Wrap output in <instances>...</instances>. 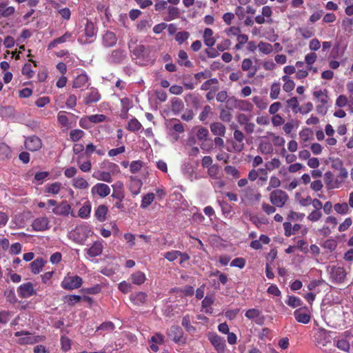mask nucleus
<instances>
[{"label": "nucleus", "mask_w": 353, "mask_h": 353, "mask_svg": "<svg viewBox=\"0 0 353 353\" xmlns=\"http://www.w3.org/2000/svg\"><path fill=\"white\" fill-rule=\"evenodd\" d=\"M330 334V331L322 327L319 328L314 336L316 346L321 349L327 346V344L331 343Z\"/></svg>", "instance_id": "obj_1"}, {"label": "nucleus", "mask_w": 353, "mask_h": 353, "mask_svg": "<svg viewBox=\"0 0 353 353\" xmlns=\"http://www.w3.org/2000/svg\"><path fill=\"white\" fill-rule=\"evenodd\" d=\"M289 197L287 193L282 190H273L270 194L271 203L278 208L283 207Z\"/></svg>", "instance_id": "obj_2"}, {"label": "nucleus", "mask_w": 353, "mask_h": 353, "mask_svg": "<svg viewBox=\"0 0 353 353\" xmlns=\"http://www.w3.org/2000/svg\"><path fill=\"white\" fill-rule=\"evenodd\" d=\"M82 284V279L79 276L65 277L61 283L63 288L74 290L79 288Z\"/></svg>", "instance_id": "obj_3"}, {"label": "nucleus", "mask_w": 353, "mask_h": 353, "mask_svg": "<svg viewBox=\"0 0 353 353\" xmlns=\"http://www.w3.org/2000/svg\"><path fill=\"white\" fill-rule=\"evenodd\" d=\"M295 319L303 324L308 323L311 320V315L307 307H301L294 312Z\"/></svg>", "instance_id": "obj_4"}, {"label": "nucleus", "mask_w": 353, "mask_h": 353, "mask_svg": "<svg viewBox=\"0 0 353 353\" xmlns=\"http://www.w3.org/2000/svg\"><path fill=\"white\" fill-rule=\"evenodd\" d=\"M208 339L219 353H223L225 350V340L216 334H210Z\"/></svg>", "instance_id": "obj_5"}, {"label": "nucleus", "mask_w": 353, "mask_h": 353, "mask_svg": "<svg viewBox=\"0 0 353 353\" xmlns=\"http://www.w3.org/2000/svg\"><path fill=\"white\" fill-rule=\"evenodd\" d=\"M25 146L30 151H37L41 148V141L37 136H30L26 139Z\"/></svg>", "instance_id": "obj_6"}, {"label": "nucleus", "mask_w": 353, "mask_h": 353, "mask_svg": "<svg viewBox=\"0 0 353 353\" xmlns=\"http://www.w3.org/2000/svg\"><path fill=\"white\" fill-rule=\"evenodd\" d=\"M261 312L256 308L249 309L246 311L245 316L248 319H255V323L258 325H262L264 322V316H261Z\"/></svg>", "instance_id": "obj_7"}, {"label": "nucleus", "mask_w": 353, "mask_h": 353, "mask_svg": "<svg viewBox=\"0 0 353 353\" xmlns=\"http://www.w3.org/2000/svg\"><path fill=\"white\" fill-rule=\"evenodd\" d=\"M331 278L336 283H342L346 276V272L343 268L341 267H333L332 268Z\"/></svg>", "instance_id": "obj_8"}, {"label": "nucleus", "mask_w": 353, "mask_h": 353, "mask_svg": "<svg viewBox=\"0 0 353 353\" xmlns=\"http://www.w3.org/2000/svg\"><path fill=\"white\" fill-rule=\"evenodd\" d=\"M70 205L66 201H63L59 205L53 208L52 212L57 215L66 216L70 214Z\"/></svg>", "instance_id": "obj_9"}, {"label": "nucleus", "mask_w": 353, "mask_h": 353, "mask_svg": "<svg viewBox=\"0 0 353 353\" xmlns=\"http://www.w3.org/2000/svg\"><path fill=\"white\" fill-rule=\"evenodd\" d=\"M92 192L97 193L101 197H105L110 194V189L105 183H97L92 188Z\"/></svg>", "instance_id": "obj_10"}, {"label": "nucleus", "mask_w": 353, "mask_h": 353, "mask_svg": "<svg viewBox=\"0 0 353 353\" xmlns=\"http://www.w3.org/2000/svg\"><path fill=\"white\" fill-rule=\"evenodd\" d=\"M168 336L175 343H179L181 341V340L183 337V330L178 325H172L170 327V330L168 332Z\"/></svg>", "instance_id": "obj_11"}, {"label": "nucleus", "mask_w": 353, "mask_h": 353, "mask_svg": "<svg viewBox=\"0 0 353 353\" xmlns=\"http://www.w3.org/2000/svg\"><path fill=\"white\" fill-rule=\"evenodd\" d=\"M125 51L121 49H117L112 52L109 61L114 63H120L125 59Z\"/></svg>", "instance_id": "obj_12"}, {"label": "nucleus", "mask_w": 353, "mask_h": 353, "mask_svg": "<svg viewBox=\"0 0 353 353\" xmlns=\"http://www.w3.org/2000/svg\"><path fill=\"white\" fill-rule=\"evenodd\" d=\"M117 41V37L116 34L110 31H107L103 37V45L107 48L114 46Z\"/></svg>", "instance_id": "obj_13"}, {"label": "nucleus", "mask_w": 353, "mask_h": 353, "mask_svg": "<svg viewBox=\"0 0 353 353\" xmlns=\"http://www.w3.org/2000/svg\"><path fill=\"white\" fill-rule=\"evenodd\" d=\"M210 130L214 135L220 137H224L226 132L225 126L220 122L211 123Z\"/></svg>", "instance_id": "obj_14"}, {"label": "nucleus", "mask_w": 353, "mask_h": 353, "mask_svg": "<svg viewBox=\"0 0 353 353\" xmlns=\"http://www.w3.org/2000/svg\"><path fill=\"white\" fill-rule=\"evenodd\" d=\"M147 294L143 292L132 294L130 296V301L136 305L144 304L147 301Z\"/></svg>", "instance_id": "obj_15"}, {"label": "nucleus", "mask_w": 353, "mask_h": 353, "mask_svg": "<svg viewBox=\"0 0 353 353\" xmlns=\"http://www.w3.org/2000/svg\"><path fill=\"white\" fill-rule=\"evenodd\" d=\"M103 251V245L99 241H95L92 245L87 250V254L91 256L94 257L100 255Z\"/></svg>", "instance_id": "obj_16"}, {"label": "nucleus", "mask_w": 353, "mask_h": 353, "mask_svg": "<svg viewBox=\"0 0 353 353\" xmlns=\"http://www.w3.org/2000/svg\"><path fill=\"white\" fill-rule=\"evenodd\" d=\"M49 221L46 217L38 218L32 223V226L36 231H43L47 228Z\"/></svg>", "instance_id": "obj_17"}, {"label": "nucleus", "mask_w": 353, "mask_h": 353, "mask_svg": "<svg viewBox=\"0 0 353 353\" xmlns=\"http://www.w3.org/2000/svg\"><path fill=\"white\" fill-rule=\"evenodd\" d=\"M101 96L96 88H90V92L88 97L85 99V103L88 105L92 103L97 102L99 101Z\"/></svg>", "instance_id": "obj_18"}, {"label": "nucleus", "mask_w": 353, "mask_h": 353, "mask_svg": "<svg viewBox=\"0 0 353 353\" xmlns=\"http://www.w3.org/2000/svg\"><path fill=\"white\" fill-rule=\"evenodd\" d=\"M213 31L210 28H205L203 34V39L205 44L208 47H212L215 43V39L212 37Z\"/></svg>", "instance_id": "obj_19"}, {"label": "nucleus", "mask_w": 353, "mask_h": 353, "mask_svg": "<svg viewBox=\"0 0 353 353\" xmlns=\"http://www.w3.org/2000/svg\"><path fill=\"white\" fill-rule=\"evenodd\" d=\"M45 262L41 258H37L29 264V267L34 274H38L43 267Z\"/></svg>", "instance_id": "obj_20"}, {"label": "nucleus", "mask_w": 353, "mask_h": 353, "mask_svg": "<svg viewBox=\"0 0 353 353\" xmlns=\"http://www.w3.org/2000/svg\"><path fill=\"white\" fill-rule=\"evenodd\" d=\"M88 81V77L85 74L78 75L73 81L72 87L74 88H80L84 86Z\"/></svg>", "instance_id": "obj_21"}, {"label": "nucleus", "mask_w": 353, "mask_h": 353, "mask_svg": "<svg viewBox=\"0 0 353 353\" xmlns=\"http://www.w3.org/2000/svg\"><path fill=\"white\" fill-rule=\"evenodd\" d=\"M108 212V208L104 205H99L95 211L94 215L97 220L102 222L105 220V216Z\"/></svg>", "instance_id": "obj_22"}, {"label": "nucleus", "mask_w": 353, "mask_h": 353, "mask_svg": "<svg viewBox=\"0 0 353 353\" xmlns=\"http://www.w3.org/2000/svg\"><path fill=\"white\" fill-rule=\"evenodd\" d=\"M184 108V104L182 100L178 98H174L172 100V111L175 114H179Z\"/></svg>", "instance_id": "obj_23"}, {"label": "nucleus", "mask_w": 353, "mask_h": 353, "mask_svg": "<svg viewBox=\"0 0 353 353\" xmlns=\"http://www.w3.org/2000/svg\"><path fill=\"white\" fill-rule=\"evenodd\" d=\"M132 282L136 285H141L145 281L144 273L137 271L131 275Z\"/></svg>", "instance_id": "obj_24"}, {"label": "nucleus", "mask_w": 353, "mask_h": 353, "mask_svg": "<svg viewBox=\"0 0 353 353\" xmlns=\"http://www.w3.org/2000/svg\"><path fill=\"white\" fill-rule=\"evenodd\" d=\"M142 186V182L140 180L132 179L130 183V192L134 195L139 194Z\"/></svg>", "instance_id": "obj_25"}, {"label": "nucleus", "mask_w": 353, "mask_h": 353, "mask_svg": "<svg viewBox=\"0 0 353 353\" xmlns=\"http://www.w3.org/2000/svg\"><path fill=\"white\" fill-rule=\"evenodd\" d=\"M181 324L189 333L193 334L196 332V328L191 325L190 317L188 314L183 316Z\"/></svg>", "instance_id": "obj_26"}, {"label": "nucleus", "mask_w": 353, "mask_h": 353, "mask_svg": "<svg viewBox=\"0 0 353 353\" xmlns=\"http://www.w3.org/2000/svg\"><path fill=\"white\" fill-rule=\"evenodd\" d=\"M194 130H196V136L199 140H206L209 134L208 130L206 128L202 126H197L194 128Z\"/></svg>", "instance_id": "obj_27"}, {"label": "nucleus", "mask_w": 353, "mask_h": 353, "mask_svg": "<svg viewBox=\"0 0 353 353\" xmlns=\"http://www.w3.org/2000/svg\"><path fill=\"white\" fill-rule=\"evenodd\" d=\"M14 12V8L12 6H8L6 4H0V17H8L12 14Z\"/></svg>", "instance_id": "obj_28"}, {"label": "nucleus", "mask_w": 353, "mask_h": 353, "mask_svg": "<svg viewBox=\"0 0 353 353\" xmlns=\"http://www.w3.org/2000/svg\"><path fill=\"white\" fill-rule=\"evenodd\" d=\"M287 107L292 108L294 113H298L299 111V103L297 97H292L286 101Z\"/></svg>", "instance_id": "obj_29"}, {"label": "nucleus", "mask_w": 353, "mask_h": 353, "mask_svg": "<svg viewBox=\"0 0 353 353\" xmlns=\"http://www.w3.org/2000/svg\"><path fill=\"white\" fill-rule=\"evenodd\" d=\"M178 56L179 58V63L180 65H184L185 67L192 66V63L188 60V54L186 52H185L184 50H180L179 52Z\"/></svg>", "instance_id": "obj_30"}, {"label": "nucleus", "mask_w": 353, "mask_h": 353, "mask_svg": "<svg viewBox=\"0 0 353 353\" xmlns=\"http://www.w3.org/2000/svg\"><path fill=\"white\" fill-rule=\"evenodd\" d=\"M61 184L59 182H55L51 184H48L46 186V192L51 194H58L61 189Z\"/></svg>", "instance_id": "obj_31"}, {"label": "nucleus", "mask_w": 353, "mask_h": 353, "mask_svg": "<svg viewBox=\"0 0 353 353\" xmlns=\"http://www.w3.org/2000/svg\"><path fill=\"white\" fill-rule=\"evenodd\" d=\"M154 194L153 193H148L145 195L141 201V208L145 209L147 208L154 201Z\"/></svg>", "instance_id": "obj_32"}, {"label": "nucleus", "mask_w": 353, "mask_h": 353, "mask_svg": "<svg viewBox=\"0 0 353 353\" xmlns=\"http://www.w3.org/2000/svg\"><path fill=\"white\" fill-rule=\"evenodd\" d=\"M36 294V291L34 290L32 283L28 282L26 283H23V298L26 296H30Z\"/></svg>", "instance_id": "obj_33"}, {"label": "nucleus", "mask_w": 353, "mask_h": 353, "mask_svg": "<svg viewBox=\"0 0 353 353\" xmlns=\"http://www.w3.org/2000/svg\"><path fill=\"white\" fill-rule=\"evenodd\" d=\"M73 185L76 188L86 189L89 185L83 178L77 177L73 179Z\"/></svg>", "instance_id": "obj_34"}, {"label": "nucleus", "mask_w": 353, "mask_h": 353, "mask_svg": "<svg viewBox=\"0 0 353 353\" xmlns=\"http://www.w3.org/2000/svg\"><path fill=\"white\" fill-rule=\"evenodd\" d=\"M259 150L262 154H271L273 151L272 145L268 142H261L259 145Z\"/></svg>", "instance_id": "obj_35"}, {"label": "nucleus", "mask_w": 353, "mask_h": 353, "mask_svg": "<svg viewBox=\"0 0 353 353\" xmlns=\"http://www.w3.org/2000/svg\"><path fill=\"white\" fill-rule=\"evenodd\" d=\"M285 303L287 305L293 308L301 306L302 305L301 300L294 296H289L288 299L287 301H285Z\"/></svg>", "instance_id": "obj_36"}, {"label": "nucleus", "mask_w": 353, "mask_h": 353, "mask_svg": "<svg viewBox=\"0 0 353 353\" xmlns=\"http://www.w3.org/2000/svg\"><path fill=\"white\" fill-rule=\"evenodd\" d=\"M141 123L136 119H132L128 124L127 129L132 132H136L141 129Z\"/></svg>", "instance_id": "obj_37"}, {"label": "nucleus", "mask_w": 353, "mask_h": 353, "mask_svg": "<svg viewBox=\"0 0 353 353\" xmlns=\"http://www.w3.org/2000/svg\"><path fill=\"white\" fill-rule=\"evenodd\" d=\"M258 47L259 50L265 54H270L273 50L272 46L270 43L263 41L259 43Z\"/></svg>", "instance_id": "obj_38"}, {"label": "nucleus", "mask_w": 353, "mask_h": 353, "mask_svg": "<svg viewBox=\"0 0 353 353\" xmlns=\"http://www.w3.org/2000/svg\"><path fill=\"white\" fill-rule=\"evenodd\" d=\"M334 210L341 214H345L347 213L349 210L348 204L347 203H336L334 205Z\"/></svg>", "instance_id": "obj_39"}, {"label": "nucleus", "mask_w": 353, "mask_h": 353, "mask_svg": "<svg viewBox=\"0 0 353 353\" xmlns=\"http://www.w3.org/2000/svg\"><path fill=\"white\" fill-rule=\"evenodd\" d=\"M91 211V207L89 203L83 205L79 210V216L85 219L89 216Z\"/></svg>", "instance_id": "obj_40"}, {"label": "nucleus", "mask_w": 353, "mask_h": 353, "mask_svg": "<svg viewBox=\"0 0 353 353\" xmlns=\"http://www.w3.org/2000/svg\"><path fill=\"white\" fill-rule=\"evenodd\" d=\"M179 17V10L177 8L173 6L168 7V17L165 19L167 21H170L176 19Z\"/></svg>", "instance_id": "obj_41"}, {"label": "nucleus", "mask_w": 353, "mask_h": 353, "mask_svg": "<svg viewBox=\"0 0 353 353\" xmlns=\"http://www.w3.org/2000/svg\"><path fill=\"white\" fill-rule=\"evenodd\" d=\"M323 214L321 210H314L311 212V213L307 216V219L312 222L318 221L321 219Z\"/></svg>", "instance_id": "obj_42"}, {"label": "nucleus", "mask_w": 353, "mask_h": 353, "mask_svg": "<svg viewBox=\"0 0 353 353\" xmlns=\"http://www.w3.org/2000/svg\"><path fill=\"white\" fill-rule=\"evenodd\" d=\"M280 93V83H274L271 86L270 90V98L272 99H276L279 97V94Z\"/></svg>", "instance_id": "obj_43"}, {"label": "nucleus", "mask_w": 353, "mask_h": 353, "mask_svg": "<svg viewBox=\"0 0 353 353\" xmlns=\"http://www.w3.org/2000/svg\"><path fill=\"white\" fill-rule=\"evenodd\" d=\"M71 37V33L67 32L63 35L60 37H58L53 40L52 42L50 43V47H54L55 45L58 43H62L66 41V40Z\"/></svg>", "instance_id": "obj_44"}, {"label": "nucleus", "mask_w": 353, "mask_h": 353, "mask_svg": "<svg viewBox=\"0 0 353 353\" xmlns=\"http://www.w3.org/2000/svg\"><path fill=\"white\" fill-rule=\"evenodd\" d=\"M84 134V132L81 130L76 129L71 130L70 132V137L72 141H78Z\"/></svg>", "instance_id": "obj_45"}, {"label": "nucleus", "mask_w": 353, "mask_h": 353, "mask_svg": "<svg viewBox=\"0 0 353 353\" xmlns=\"http://www.w3.org/2000/svg\"><path fill=\"white\" fill-rule=\"evenodd\" d=\"M336 347L344 352H348L350 349V343L346 339L339 340L336 343Z\"/></svg>", "instance_id": "obj_46"}, {"label": "nucleus", "mask_w": 353, "mask_h": 353, "mask_svg": "<svg viewBox=\"0 0 353 353\" xmlns=\"http://www.w3.org/2000/svg\"><path fill=\"white\" fill-rule=\"evenodd\" d=\"M146 51V48L143 45H138L135 47V48L133 50V54L137 57H143L145 55Z\"/></svg>", "instance_id": "obj_47"}, {"label": "nucleus", "mask_w": 353, "mask_h": 353, "mask_svg": "<svg viewBox=\"0 0 353 353\" xmlns=\"http://www.w3.org/2000/svg\"><path fill=\"white\" fill-rule=\"evenodd\" d=\"M121 112L126 114L130 108L132 107V101L128 98H123L121 100Z\"/></svg>", "instance_id": "obj_48"}, {"label": "nucleus", "mask_w": 353, "mask_h": 353, "mask_svg": "<svg viewBox=\"0 0 353 353\" xmlns=\"http://www.w3.org/2000/svg\"><path fill=\"white\" fill-rule=\"evenodd\" d=\"M219 81L216 78L210 79L205 81L201 87L202 90H208L212 85L218 84Z\"/></svg>", "instance_id": "obj_49"}, {"label": "nucleus", "mask_w": 353, "mask_h": 353, "mask_svg": "<svg viewBox=\"0 0 353 353\" xmlns=\"http://www.w3.org/2000/svg\"><path fill=\"white\" fill-rule=\"evenodd\" d=\"M190 34L186 31H181L176 33L175 39L179 43H183L185 40L189 38Z\"/></svg>", "instance_id": "obj_50"}, {"label": "nucleus", "mask_w": 353, "mask_h": 353, "mask_svg": "<svg viewBox=\"0 0 353 353\" xmlns=\"http://www.w3.org/2000/svg\"><path fill=\"white\" fill-rule=\"evenodd\" d=\"M99 180L103 181L108 183L112 182V176L108 172H100L98 173V176H94Z\"/></svg>", "instance_id": "obj_51"}, {"label": "nucleus", "mask_w": 353, "mask_h": 353, "mask_svg": "<svg viewBox=\"0 0 353 353\" xmlns=\"http://www.w3.org/2000/svg\"><path fill=\"white\" fill-rule=\"evenodd\" d=\"M219 117L224 122H230L232 119V114L229 111L222 109Z\"/></svg>", "instance_id": "obj_52"}, {"label": "nucleus", "mask_w": 353, "mask_h": 353, "mask_svg": "<svg viewBox=\"0 0 353 353\" xmlns=\"http://www.w3.org/2000/svg\"><path fill=\"white\" fill-rule=\"evenodd\" d=\"M280 185H281V181L279 180V179L276 176H272L270 178V180L269 182V185L267 188V190L270 191L272 188H276L279 187Z\"/></svg>", "instance_id": "obj_53"}, {"label": "nucleus", "mask_w": 353, "mask_h": 353, "mask_svg": "<svg viewBox=\"0 0 353 353\" xmlns=\"http://www.w3.org/2000/svg\"><path fill=\"white\" fill-rule=\"evenodd\" d=\"M212 72L209 70H205L203 72H198L194 74V78L200 81L202 79H208L212 77Z\"/></svg>", "instance_id": "obj_54"}, {"label": "nucleus", "mask_w": 353, "mask_h": 353, "mask_svg": "<svg viewBox=\"0 0 353 353\" xmlns=\"http://www.w3.org/2000/svg\"><path fill=\"white\" fill-rule=\"evenodd\" d=\"M143 163L141 161H134L130 166V172L133 174L137 173L142 168Z\"/></svg>", "instance_id": "obj_55"}, {"label": "nucleus", "mask_w": 353, "mask_h": 353, "mask_svg": "<svg viewBox=\"0 0 353 353\" xmlns=\"http://www.w3.org/2000/svg\"><path fill=\"white\" fill-rule=\"evenodd\" d=\"M245 265V261L244 259L243 258H235L234 259H233L230 263V265L232 266V267H236V268H239L240 269H242L243 268H244Z\"/></svg>", "instance_id": "obj_56"}, {"label": "nucleus", "mask_w": 353, "mask_h": 353, "mask_svg": "<svg viewBox=\"0 0 353 353\" xmlns=\"http://www.w3.org/2000/svg\"><path fill=\"white\" fill-rule=\"evenodd\" d=\"M281 165V162L279 159L274 158L270 161L268 162L265 165L267 170H272L274 168H277Z\"/></svg>", "instance_id": "obj_57"}, {"label": "nucleus", "mask_w": 353, "mask_h": 353, "mask_svg": "<svg viewBox=\"0 0 353 353\" xmlns=\"http://www.w3.org/2000/svg\"><path fill=\"white\" fill-rule=\"evenodd\" d=\"M270 136L272 137V141L276 146H282L285 143V139L283 137L275 135L274 133L269 132Z\"/></svg>", "instance_id": "obj_58"}, {"label": "nucleus", "mask_w": 353, "mask_h": 353, "mask_svg": "<svg viewBox=\"0 0 353 353\" xmlns=\"http://www.w3.org/2000/svg\"><path fill=\"white\" fill-rule=\"evenodd\" d=\"M224 170L228 174L232 175L235 178H238L239 176V170L234 166L227 165L225 167Z\"/></svg>", "instance_id": "obj_59"}, {"label": "nucleus", "mask_w": 353, "mask_h": 353, "mask_svg": "<svg viewBox=\"0 0 353 353\" xmlns=\"http://www.w3.org/2000/svg\"><path fill=\"white\" fill-rule=\"evenodd\" d=\"M10 154L9 147L5 143H0V157H8Z\"/></svg>", "instance_id": "obj_60"}, {"label": "nucleus", "mask_w": 353, "mask_h": 353, "mask_svg": "<svg viewBox=\"0 0 353 353\" xmlns=\"http://www.w3.org/2000/svg\"><path fill=\"white\" fill-rule=\"evenodd\" d=\"M88 119L90 122L97 123L103 122L105 119V116L103 114H93L88 117Z\"/></svg>", "instance_id": "obj_61"}, {"label": "nucleus", "mask_w": 353, "mask_h": 353, "mask_svg": "<svg viewBox=\"0 0 353 353\" xmlns=\"http://www.w3.org/2000/svg\"><path fill=\"white\" fill-rule=\"evenodd\" d=\"M65 112H59L58 114V121L63 126H68V117L65 114Z\"/></svg>", "instance_id": "obj_62"}, {"label": "nucleus", "mask_w": 353, "mask_h": 353, "mask_svg": "<svg viewBox=\"0 0 353 353\" xmlns=\"http://www.w3.org/2000/svg\"><path fill=\"white\" fill-rule=\"evenodd\" d=\"M336 241L334 239H327L324 242L323 245L324 248L328 249L330 251L334 250L336 248Z\"/></svg>", "instance_id": "obj_63"}, {"label": "nucleus", "mask_w": 353, "mask_h": 353, "mask_svg": "<svg viewBox=\"0 0 353 353\" xmlns=\"http://www.w3.org/2000/svg\"><path fill=\"white\" fill-rule=\"evenodd\" d=\"M7 301L11 303H15L17 301L15 293L12 290H8L5 292Z\"/></svg>", "instance_id": "obj_64"}]
</instances>
